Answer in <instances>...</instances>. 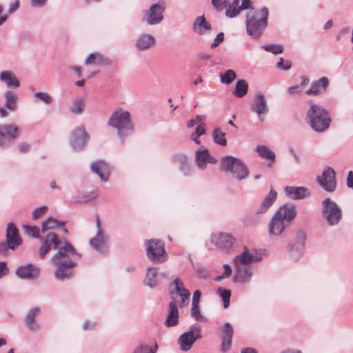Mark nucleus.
I'll return each mask as SVG.
<instances>
[{
	"label": "nucleus",
	"mask_w": 353,
	"mask_h": 353,
	"mask_svg": "<svg viewBox=\"0 0 353 353\" xmlns=\"http://www.w3.org/2000/svg\"><path fill=\"white\" fill-rule=\"evenodd\" d=\"M82 257L74 247L68 241L61 243L51 261L57 267L54 276L57 279L64 281L73 274V269L77 266V261Z\"/></svg>",
	"instance_id": "f257e3e1"
},
{
	"label": "nucleus",
	"mask_w": 353,
	"mask_h": 353,
	"mask_svg": "<svg viewBox=\"0 0 353 353\" xmlns=\"http://www.w3.org/2000/svg\"><path fill=\"white\" fill-rule=\"evenodd\" d=\"M296 209L293 204L281 206L274 214L268 223V233L270 236H280L296 216Z\"/></svg>",
	"instance_id": "f03ea898"
},
{
	"label": "nucleus",
	"mask_w": 353,
	"mask_h": 353,
	"mask_svg": "<svg viewBox=\"0 0 353 353\" xmlns=\"http://www.w3.org/2000/svg\"><path fill=\"white\" fill-rule=\"evenodd\" d=\"M107 125L116 130L122 144L124 143L125 139L134 132V124L130 113L121 108L113 112L108 120Z\"/></svg>",
	"instance_id": "7ed1b4c3"
},
{
	"label": "nucleus",
	"mask_w": 353,
	"mask_h": 353,
	"mask_svg": "<svg viewBox=\"0 0 353 353\" xmlns=\"http://www.w3.org/2000/svg\"><path fill=\"white\" fill-rule=\"evenodd\" d=\"M268 9L250 10L246 14V32L254 39H258L268 26Z\"/></svg>",
	"instance_id": "20e7f679"
},
{
	"label": "nucleus",
	"mask_w": 353,
	"mask_h": 353,
	"mask_svg": "<svg viewBox=\"0 0 353 353\" xmlns=\"http://www.w3.org/2000/svg\"><path fill=\"white\" fill-rule=\"evenodd\" d=\"M306 120L310 127L319 133L325 132L332 121L328 111L316 103H311L306 112Z\"/></svg>",
	"instance_id": "39448f33"
},
{
	"label": "nucleus",
	"mask_w": 353,
	"mask_h": 353,
	"mask_svg": "<svg viewBox=\"0 0 353 353\" xmlns=\"http://www.w3.org/2000/svg\"><path fill=\"white\" fill-rule=\"evenodd\" d=\"M220 168L222 171L230 174L238 181L246 179L250 174L245 163L241 159L232 155H226L221 159Z\"/></svg>",
	"instance_id": "423d86ee"
},
{
	"label": "nucleus",
	"mask_w": 353,
	"mask_h": 353,
	"mask_svg": "<svg viewBox=\"0 0 353 353\" xmlns=\"http://www.w3.org/2000/svg\"><path fill=\"white\" fill-rule=\"evenodd\" d=\"M146 255L148 259L154 263L161 264L168 259V254L163 241L156 239L146 240Z\"/></svg>",
	"instance_id": "0eeeda50"
},
{
	"label": "nucleus",
	"mask_w": 353,
	"mask_h": 353,
	"mask_svg": "<svg viewBox=\"0 0 353 353\" xmlns=\"http://www.w3.org/2000/svg\"><path fill=\"white\" fill-rule=\"evenodd\" d=\"M306 238L305 232L299 229L296 232L294 239L288 243V254L292 261L296 262L303 256Z\"/></svg>",
	"instance_id": "6e6552de"
},
{
	"label": "nucleus",
	"mask_w": 353,
	"mask_h": 353,
	"mask_svg": "<svg viewBox=\"0 0 353 353\" xmlns=\"http://www.w3.org/2000/svg\"><path fill=\"white\" fill-rule=\"evenodd\" d=\"M322 215L330 226L337 225L342 218V211L338 204L330 198L322 202Z\"/></svg>",
	"instance_id": "1a4fd4ad"
},
{
	"label": "nucleus",
	"mask_w": 353,
	"mask_h": 353,
	"mask_svg": "<svg viewBox=\"0 0 353 353\" xmlns=\"http://www.w3.org/2000/svg\"><path fill=\"white\" fill-rule=\"evenodd\" d=\"M165 9V2L159 1L152 4L148 10H143V20L149 26L159 24L163 21V13Z\"/></svg>",
	"instance_id": "9d476101"
},
{
	"label": "nucleus",
	"mask_w": 353,
	"mask_h": 353,
	"mask_svg": "<svg viewBox=\"0 0 353 353\" xmlns=\"http://www.w3.org/2000/svg\"><path fill=\"white\" fill-rule=\"evenodd\" d=\"M97 230L95 234L89 241L90 247L96 252L104 254L108 250L109 237L105 230L101 226L99 219L96 221Z\"/></svg>",
	"instance_id": "9b49d317"
},
{
	"label": "nucleus",
	"mask_w": 353,
	"mask_h": 353,
	"mask_svg": "<svg viewBox=\"0 0 353 353\" xmlns=\"http://www.w3.org/2000/svg\"><path fill=\"white\" fill-rule=\"evenodd\" d=\"M168 278V272L160 271L159 268L150 265L146 268L143 284L153 289L160 285L161 282Z\"/></svg>",
	"instance_id": "f8f14e48"
},
{
	"label": "nucleus",
	"mask_w": 353,
	"mask_h": 353,
	"mask_svg": "<svg viewBox=\"0 0 353 353\" xmlns=\"http://www.w3.org/2000/svg\"><path fill=\"white\" fill-rule=\"evenodd\" d=\"M20 135L19 128L11 123L0 124V147H9Z\"/></svg>",
	"instance_id": "ddd939ff"
},
{
	"label": "nucleus",
	"mask_w": 353,
	"mask_h": 353,
	"mask_svg": "<svg viewBox=\"0 0 353 353\" xmlns=\"http://www.w3.org/2000/svg\"><path fill=\"white\" fill-rule=\"evenodd\" d=\"M316 181L327 192L332 193L336 189V173L331 167L325 168L321 175L317 176Z\"/></svg>",
	"instance_id": "4468645a"
},
{
	"label": "nucleus",
	"mask_w": 353,
	"mask_h": 353,
	"mask_svg": "<svg viewBox=\"0 0 353 353\" xmlns=\"http://www.w3.org/2000/svg\"><path fill=\"white\" fill-rule=\"evenodd\" d=\"M250 110L255 113L261 122L265 119V117L269 112V106L265 96L262 92L257 93L250 105Z\"/></svg>",
	"instance_id": "2eb2a0df"
},
{
	"label": "nucleus",
	"mask_w": 353,
	"mask_h": 353,
	"mask_svg": "<svg viewBox=\"0 0 353 353\" xmlns=\"http://www.w3.org/2000/svg\"><path fill=\"white\" fill-rule=\"evenodd\" d=\"M210 241L218 249L228 252L234 244L236 239L229 233L219 232L212 234Z\"/></svg>",
	"instance_id": "dca6fc26"
},
{
	"label": "nucleus",
	"mask_w": 353,
	"mask_h": 353,
	"mask_svg": "<svg viewBox=\"0 0 353 353\" xmlns=\"http://www.w3.org/2000/svg\"><path fill=\"white\" fill-rule=\"evenodd\" d=\"M4 105L0 107V117L3 119L9 116L8 111L14 112L17 109L18 94L12 90L3 93Z\"/></svg>",
	"instance_id": "f3484780"
},
{
	"label": "nucleus",
	"mask_w": 353,
	"mask_h": 353,
	"mask_svg": "<svg viewBox=\"0 0 353 353\" xmlns=\"http://www.w3.org/2000/svg\"><path fill=\"white\" fill-rule=\"evenodd\" d=\"M41 245L38 250V255L41 259H44L46 254L54 248L56 250L61 241L55 233H49L46 237H41Z\"/></svg>",
	"instance_id": "a211bd4d"
},
{
	"label": "nucleus",
	"mask_w": 353,
	"mask_h": 353,
	"mask_svg": "<svg viewBox=\"0 0 353 353\" xmlns=\"http://www.w3.org/2000/svg\"><path fill=\"white\" fill-rule=\"evenodd\" d=\"M234 265L235 270L233 281L240 284L250 283L253 276L252 266H247L238 263H234Z\"/></svg>",
	"instance_id": "6ab92c4d"
},
{
	"label": "nucleus",
	"mask_w": 353,
	"mask_h": 353,
	"mask_svg": "<svg viewBox=\"0 0 353 353\" xmlns=\"http://www.w3.org/2000/svg\"><path fill=\"white\" fill-rule=\"evenodd\" d=\"M200 337L201 327L199 326H195L192 330L182 334L179 338L181 350L183 352L188 351Z\"/></svg>",
	"instance_id": "aec40b11"
},
{
	"label": "nucleus",
	"mask_w": 353,
	"mask_h": 353,
	"mask_svg": "<svg viewBox=\"0 0 353 353\" xmlns=\"http://www.w3.org/2000/svg\"><path fill=\"white\" fill-rule=\"evenodd\" d=\"M89 139V135L83 125L77 127L72 132L70 142L74 150L83 148Z\"/></svg>",
	"instance_id": "412c9836"
},
{
	"label": "nucleus",
	"mask_w": 353,
	"mask_h": 353,
	"mask_svg": "<svg viewBox=\"0 0 353 353\" xmlns=\"http://www.w3.org/2000/svg\"><path fill=\"white\" fill-rule=\"evenodd\" d=\"M262 259L261 254L254 249L245 248L244 251L233 259V263L252 266V263L259 262Z\"/></svg>",
	"instance_id": "4be33fe9"
},
{
	"label": "nucleus",
	"mask_w": 353,
	"mask_h": 353,
	"mask_svg": "<svg viewBox=\"0 0 353 353\" xmlns=\"http://www.w3.org/2000/svg\"><path fill=\"white\" fill-rule=\"evenodd\" d=\"M40 269L31 263L21 265L15 270V274L21 279L36 280L39 278Z\"/></svg>",
	"instance_id": "5701e85b"
},
{
	"label": "nucleus",
	"mask_w": 353,
	"mask_h": 353,
	"mask_svg": "<svg viewBox=\"0 0 353 353\" xmlns=\"http://www.w3.org/2000/svg\"><path fill=\"white\" fill-rule=\"evenodd\" d=\"M218 160L210 155L208 149H199L195 152V163L199 170H204L208 163L215 164Z\"/></svg>",
	"instance_id": "b1692460"
},
{
	"label": "nucleus",
	"mask_w": 353,
	"mask_h": 353,
	"mask_svg": "<svg viewBox=\"0 0 353 353\" xmlns=\"http://www.w3.org/2000/svg\"><path fill=\"white\" fill-rule=\"evenodd\" d=\"M219 331L221 339V350L222 352H225L231 347L234 329L229 322H226L223 325V326L219 327Z\"/></svg>",
	"instance_id": "393cba45"
},
{
	"label": "nucleus",
	"mask_w": 353,
	"mask_h": 353,
	"mask_svg": "<svg viewBox=\"0 0 353 353\" xmlns=\"http://www.w3.org/2000/svg\"><path fill=\"white\" fill-rule=\"evenodd\" d=\"M172 285L174 286V289L171 292V294H176L180 299V306L183 307L187 305L190 296V292L184 288V283L179 277L174 279Z\"/></svg>",
	"instance_id": "a878e982"
},
{
	"label": "nucleus",
	"mask_w": 353,
	"mask_h": 353,
	"mask_svg": "<svg viewBox=\"0 0 353 353\" xmlns=\"http://www.w3.org/2000/svg\"><path fill=\"white\" fill-rule=\"evenodd\" d=\"M330 84L327 77H322L320 79L314 81L310 88L305 91V94L308 96H319L323 94L327 90Z\"/></svg>",
	"instance_id": "bb28decb"
},
{
	"label": "nucleus",
	"mask_w": 353,
	"mask_h": 353,
	"mask_svg": "<svg viewBox=\"0 0 353 353\" xmlns=\"http://www.w3.org/2000/svg\"><path fill=\"white\" fill-rule=\"evenodd\" d=\"M6 241L10 250H14L21 244L19 231L13 223H9L7 225Z\"/></svg>",
	"instance_id": "cd10ccee"
},
{
	"label": "nucleus",
	"mask_w": 353,
	"mask_h": 353,
	"mask_svg": "<svg viewBox=\"0 0 353 353\" xmlns=\"http://www.w3.org/2000/svg\"><path fill=\"white\" fill-rule=\"evenodd\" d=\"M91 171L97 174L102 181H107L110 172L109 165L101 159H98L90 165Z\"/></svg>",
	"instance_id": "c85d7f7f"
},
{
	"label": "nucleus",
	"mask_w": 353,
	"mask_h": 353,
	"mask_svg": "<svg viewBox=\"0 0 353 353\" xmlns=\"http://www.w3.org/2000/svg\"><path fill=\"white\" fill-rule=\"evenodd\" d=\"M174 164L179 165V169L183 176H189L192 172V169L188 157L185 154H176L172 158Z\"/></svg>",
	"instance_id": "c756f323"
},
{
	"label": "nucleus",
	"mask_w": 353,
	"mask_h": 353,
	"mask_svg": "<svg viewBox=\"0 0 353 353\" xmlns=\"http://www.w3.org/2000/svg\"><path fill=\"white\" fill-rule=\"evenodd\" d=\"M156 43L155 37L148 33H142L136 39L135 47L139 51H145L151 48Z\"/></svg>",
	"instance_id": "7c9ffc66"
},
{
	"label": "nucleus",
	"mask_w": 353,
	"mask_h": 353,
	"mask_svg": "<svg viewBox=\"0 0 353 353\" xmlns=\"http://www.w3.org/2000/svg\"><path fill=\"white\" fill-rule=\"evenodd\" d=\"M284 191L285 194L292 200H301L310 196L308 188L303 186H286Z\"/></svg>",
	"instance_id": "2f4dec72"
},
{
	"label": "nucleus",
	"mask_w": 353,
	"mask_h": 353,
	"mask_svg": "<svg viewBox=\"0 0 353 353\" xmlns=\"http://www.w3.org/2000/svg\"><path fill=\"white\" fill-rule=\"evenodd\" d=\"M0 82L8 88L17 89L21 85L15 74L10 70H3L0 72Z\"/></svg>",
	"instance_id": "473e14b6"
},
{
	"label": "nucleus",
	"mask_w": 353,
	"mask_h": 353,
	"mask_svg": "<svg viewBox=\"0 0 353 353\" xmlns=\"http://www.w3.org/2000/svg\"><path fill=\"white\" fill-rule=\"evenodd\" d=\"M277 198V193L271 189L269 194L265 196L260 206L256 209V214H261L267 212L275 202Z\"/></svg>",
	"instance_id": "72a5a7b5"
},
{
	"label": "nucleus",
	"mask_w": 353,
	"mask_h": 353,
	"mask_svg": "<svg viewBox=\"0 0 353 353\" xmlns=\"http://www.w3.org/2000/svg\"><path fill=\"white\" fill-rule=\"evenodd\" d=\"M193 31L200 35H203L212 30L211 25L204 16L198 17L192 25Z\"/></svg>",
	"instance_id": "f704fd0d"
},
{
	"label": "nucleus",
	"mask_w": 353,
	"mask_h": 353,
	"mask_svg": "<svg viewBox=\"0 0 353 353\" xmlns=\"http://www.w3.org/2000/svg\"><path fill=\"white\" fill-rule=\"evenodd\" d=\"M179 323V310L176 305V302L172 300L169 303V313L165 319V324L168 327H172L177 325Z\"/></svg>",
	"instance_id": "c9c22d12"
},
{
	"label": "nucleus",
	"mask_w": 353,
	"mask_h": 353,
	"mask_svg": "<svg viewBox=\"0 0 353 353\" xmlns=\"http://www.w3.org/2000/svg\"><path fill=\"white\" fill-rule=\"evenodd\" d=\"M108 58L104 57L100 52H92L88 55L85 60V65H92L100 66L101 65H107L109 63Z\"/></svg>",
	"instance_id": "e433bc0d"
},
{
	"label": "nucleus",
	"mask_w": 353,
	"mask_h": 353,
	"mask_svg": "<svg viewBox=\"0 0 353 353\" xmlns=\"http://www.w3.org/2000/svg\"><path fill=\"white\" fill-rule=\"evenodd\" d=\"M40 312L39 307L32 308L25 318L26 327L30 331H37L39 329V325L35 321V318Z\"/></svg>",
	"instance_id": "4c0bfd02"
},
{
	"label": "nucleus",
	"mask_w": 353,
	"mask_h": 353,
	"mask_svg": "<svg viewBox=\"0 0 353 353\" xmlns=\"http://www.w3.org/2000/svg\"><path fill=\"white\" fill-rule=\"evenodd\" d=\"M65 225L64 222L59 221L53 217H48L41 224V230L43 233H45L49 230H54L56 229L62 228Z\"/></svg>",
	"instance_id": "58836bf2"
},
{
	"label": "nucleus",
	"mask_w": 353,
	"mask_h": 353,
	"mask_svg": "<svg viewBox=\"0 0 353 353\" xmlns=\"http://www.w3.org/2000/svg\"><path fill=\"white\" fill-rule=\"evenodd\" d=\"M85 101L83 97H78L74 99L70 108V112L75 115H80L84 112Z\"/></svg>",
	"instance_id": "ea45409f"
},
{
	"label": "nucleus",
	"mask_w": 353,
	"mask_h": 353,
	"mask_svg": "<svg viewBox=\"0 0 353 353\" xmlns=\"http://www.w3.org/2000/svg\"><path fill=\"white\" fill-rule=\"evenodd\" d=\"M256 152L263 159L270 160L272 163L275 161V153L266 145H257Z\"/></svg>",
	"instance_id": "a19ab883"
},
{
	"label": "nucleus",
	"mask_w": 353,
	"mask_h": 353,
	"mask_svg": "<svg viewBox=\"0 0 353 353\" xmlns=\"http://www.w3.org/2000/svg\"><path fill=\"white\" fill-rule=\"evenodd\" d=\"M239 0H233L231 3L228 4L225 10V15L228 18H234L241 12Z\"/></svg>",
	"instance_id": "79ce46f5"
},
{
	"label": "nucleus",
	"mask_w": 353,
	"mask_h": 353,
	"mask_svg": "<svg viewBox=\"0 0 353 353\" xmlns=\"http://www.w3.org/2000/svg\"><path fill=\"white\" fill-rule=\"evenodd\" d=\"M248 90V83L244 79L237 81L234 90V95L239 98H242L246 95Z\"/></svg>",
	"instance_id": "37998d69"
},
{
	"label": "nucleus",
	"mask_w": 353,
	"mask_h": 353,
	"mask_svg": "<svg viewBox=\"0 0 353 353\" xmlns=\"http://www.w3.org/2000/svg\"><path fill=\"white\" fill-rule=\"evenodd\" d=\"M212 137L216 144L221 146H225L227 145L225 133L223 132L220 128H216L214 129L212 133Z\"/></svg>",
	"instance_id": "c03bdc74"
},
{
	"label": "nucleus",
	"mask_w": 353,
	"mask_h": 353,
	"mask_svg": "<svg viewBox=\"0 0 353 353\" xmlns=\"http://www.w3.org/2000/svg\"><path fill=\"white\" fill-rule=\"evenodd\" d=\"M52 97L50 94L46 92H36L34 94V103H43L45 105H50L52 103Z\"/></svg>",
	"instance_id": "a18cd8bd"
},
{
	"label": "nucleus",
	"mask_w": 353,
	"mask_h": 353,
	"mask_svg": "<svg viewBox=\"0 0 353 353\" xmlns=\"http://www.w3.org/2000/svg\"><path fill=\"white\" fill-rule=\"evenodd\" d=\"M236 78V72L232 70H228L220 74L221 82L226 85L230 84Z\"/></svg>",
	"instance_id": "49530a36"
},
{
	"label": "nucleus",
	"mask_w": 353,
	"mask_h": 353,
	"mask_svg": "<svg viewBox=\"0 0 353 353\" xmlns=\"http://www.w3.org/2000/svg\"><path fill=\"white\" fill-rule=\"evenodd\" d=\"M23 228L24 230L25 234L28 236L39 239L41 237L40 236V231L41 230L37 226L23 225Z\"/></svg>",
	"instance_id": "de8ad7c7"
},
{
	"label": "nucleus",
	"mask_w": 353,
	"mask_h": 353,
	"mask_svg": "<svg viewBox=\"0 0 353 353\" xmlns=\"http://www.w3.org/2000/svg\"><path fill=\"white\" fill-rule=\"evenodd\" d=\"M261 48L274 54H279L283 52V46L278 43L263 45L261 46Z\"/></svg>",
	"instance_id": "09e8293b"
},
{
	"label": "nucleus",
	"mask_w": 353,
	"mask_h": 353,
	"mask_svg": "<svg viewBox=\"0 0 353 353\" xmlns=\"http://www.w3.org/2000/svg\"><path fill=\"white\" fill-rule=\"evenodd\" d=\"M195 275L197 278L208 280L210 277V271L203 266H198L194 270Z\"/></svg>",
	"instance_id": "8fccbe9b"
},
{
	"label": "nucleus",
	"mask_w": 353,
	"mask_h": 353,
	"mask_svg": "<svg viewBox=\"0 0 353 353\" xmlns=\"http://www.w3.org/2000/svg\"><path fill=\"white\" fill-rule=\"evenodd\" d=\"M217 292L223 300L224 308H227L230 305V300L231 296L230 291L219 288L217 290Z\"/></svg>",
	"instance_id": "3c124183"
},
{
	"label": "nucleus",
	"mask_w": 353,
	"mask_h": 353,
	"mask_svg": "<svg viewBox=\"0 0 353 353\" xmlns=\"http://www.w3.org/2000/svg\"><path fill=\"white\" fill-rule=\"evenodd\" d=\"M48 209V208L46 205L36 208L32 212V219L37 220V219L41 218L42 216H43L45 214H46Z\"/></svg>",
	"instance_id": "603ef678"
},
{
	"label": "nucleus",
	"mask_w": 353,
	"mask_h": 353,
	"mask_svg": "<svg viewBox=\"0 0 353 353\" xmlns=\"http://www.w3.org/2000/svg\"><path fill=\"white\" fill-rule=\"evenodd\" d=\"M191 315L196 321L203 320V316L201 313L199 304L192 303Z\"/></svg>",
	"instance_id": "864d4df0"
},
{
	"label": "nucleus",
	"mask_w": 353,
	"mask_h": 353,
	"mask_svg": "<svg viewBox=\"0 0 353 353\" xmlns=\"http://www.w3.org/2000/svg\"><path fill=\"white\" fill-rule=\"evenodd\" d=\"M276 65L277 68L285 71H288L292 68L291 62L289 60H285L282 57L279 59V61L276 63Z\"/></svg>",
	"instance_id": "5fc2aeb1"
},
{
	"label": "nucleus",
	"mask_w": 353,
	"mask_h": 353,
	"mask_svg": "<svg viewBox=\"0 0 353 353\" xmlns=\"http://www.w3.org/2000/svg\"><path fill=\"white\" fill-rule=\"evenodd\" d=\"M228 1V0H212V4L217 11H222Z\"/></svg>",
	"instance_id": "6e6d98bb"
},
{
	"label": "nucleus",
	"mask_w": 353,
	"mask_h": 353,
	"mask_svg": "<svg viewBox=\"0 0 353 353\" xmlns=\"http://www.w3.org/2000/svg\"><path fill=\"white\" fill-rule=\"evenodd\" d=\"M224 40V34L223 32H219L215 39H214L213 43L211 44V48H214L217 47L221 42Z\"/></svg>",
	"instance_id": "4d7b16f0"
},
{
	"label": "nucleus",
	"mask_w": 353,
	"mask_h": 353,
	"mask_svg": "<svg viewBox=\"0 0 353 353\" xmlns=\"http://www.w3.org/2000/svg\"><path fill=\"white\" fill-rule=\"evenodd\" d=\"M302 92V88L301 85H294L288 88V92L290 95H298L300 94Z\"/></svg>",
	"instance_id": "13d9d810"
},
{
	"label": "nucleus",
	"mask_w": 353,
	"mask_h": 353,
	"mask_svg": "<svg viewBox=\"0 0 353 353\" xmlns=\"http://www.w3.org/2000/svg\"><path fill=\"white\" fill-rule=\"evenodd\" d=\"M48 2V0H30V5L33 8H43Z\"/></svg>",
	"instance_id": "bf43d9fd"
},
{
	"label": "nucleus",
	"mask_w": 353,
	"mask_h": 353,
	"mask_svg": "<svg viewBox=\"0 0 353 353\" xmlns=\"http://www.w3.org/2000/svg\"><path fill=\"white\" fill-rule=\"evenodd\" d=\"M9 272V269L7 267L6 262L0 261V278L3 276L8 274Z\"/></svg>",
	"instance_id": "052dcab7"
},
{
	"label": "nucleus",
	"mask_w": 353,
	"mask_h": 353,
	"mask_svg": "<svg viewBox=\"0 0 353 353\" xmlns=\"http://www.w3.org/2000/svg\"><path fill=\"white\" fill-rule=\"evenodd\" d=\"M201 292L200 290H196L193 292L192 303L199 304Z\"/></svg>",
	"instance_id": "680f3d73"
},
{
	"label": "nucleus",
	"mask_w": 353,
	"mask_h": 353,
	"mask_svg": "<svg viewBox=\"0 0 353 353\" xmlns=\"http://www.w3.org/2000/svg\"><path fill=\"white\" fill-rule=\"evenodd\" d=\"M196 134L199 135V137L205 134V125L204 123H201L199 125H198L195 131L194 132Z\"/></svg>",
	"instance_id": "e2e57ef3"
},
{
	"label": "nucleus",
	"mask_w": 353,
	"mask_h": 353,
	"mask_svg": "<svg viewBox=\"0 0 353 353\" xmlns=\"http://www.w3.org/2000/svg\"><path fill=\"white\" fill-rule=\"evenodd\" d=\"M132 353H147V345H139L133 350Z\"/></svg>",
	"instance_id": "0e129e2a"
},
{
	"label": "nucleus",
	"mask_w": 353,
	"mask_h": 353,
	"mask_svg": "<svg viewBox=\"0 0 353 353\" xmlns=\"http://www.w3.org/2000/svg\"><path fill=\"white\" fill-rule=\"evenodd\" d=\"M96 323L90 321H85L83 325V329L84 330H92L94 328Z\"/></svg>",
	"instance_id": "69168bd1"
},
{
	"label": "nucleus",
	"mask_w": 353,
	"mask_h": 353,
	"mask_svg": "<svg viewBox=\"0 0 353 353\" xmlns=\"http://www.w3.org/2000/svg\"><path fill=\"white\" fill-rule=\"evenodd\" d=\"M347 186L353 190V172L350 171L347 177Z\"/></svg>",
	"instance_id": "338daca9"
},
{
	"label": "nucleus",
	"mask_w": 353,
	"mask_h": 353,
	"mask_svg": "<svg viewBox=\"0 0 353 353\" xmlns=\"http://www.w3.org/2000/svg\"><path fill=\"white\" fill-rule=\"evenodd\" d=\"M224 272L222 274L225 278H228L232 274V268L230 265H223Z\"/></svg>",
	"instance_id": "774afa93"
}]
</instances>
